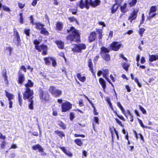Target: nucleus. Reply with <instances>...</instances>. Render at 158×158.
I'll use <instances>...</instances> for the list:
<instances>
[{"mask_svg": "<svg viewBox=\"0 0 158 158\" xmlns=\"http://www.w3.org/2000/svg\"><path fill=\"white\" fill-rule=\"evenodd\" d=\"M52 57H45L44 58V60L45 64L47 65H49L51 64V61Z\"/></svg>", "mask_w": 158, "mask_h": 158, "instance_id": "412c9836", "label": "nucleus"}, {"mask_svg": "<svg viewBox=\"0 0 158 158\" xmlns=\"http://www.w3.org/2000/svg\"><path fill=\"white\" fill-rule=\"evenodd\" d=\"M94 121L96 123L98 124H99V119L97 117H95L94 118Z\"/></svg>", "mask_w": 158, "mask_h": 158, "instance_id": "69168bd1", "label": "nucleus"}, {"mask_svg": "<svg viewBox=\"0 0 158 158\" xmlns=\"http://www.w3.org/2000/svg\"><path fill=\"white\" fill-rule=\"evenodd\" d=\"M34 43L35 45V47L36 49L39 51H42V54L43 55L47 54V47L46 45H38V44L40 43L39 41L37 40H35Z\"/></svg>", "mask_w": 158, "mask_h": 158, "instance_id": "7ed1b4c3", "label": "nucleus"}, {"mask_svg": "<svg viewBox=\"0 0 158 158\" xmlns=\"http://www.w3.org/2000/svg\"><path fill=\"white\" fill-rule=\"evenodd\" d=\"M115 120H116L117 123L120 126L122 127H123V125L122 124L121 122L118 119L115 118Z\"/></svg>", "mask_w": 158, "mask_h": 158, "instance_id": "a19ab883", "label": "nucleus"}, {"mask_svg": "<svg viewBox=\"0 0 158 158\" xmlns=\"http://www.w3.org/2000/svg\"><path fill=\"white\" fill-rule=\"evenodd\" d=\"M74 142L78 146H81L83 144V142L80 139H76L75 140Z\"/></svg>", "mask_w": 158, "mask_h": 158, "instance_id": "c756f323", "label": "nucleus"}, {"mask_svg": "<svg viewBox=\"0 0 158 158\" xmlns=\"http://www.w3.org/2000/svg\"><path fill=\"white\" fill-rule=\"evenodd\" d=\"M120 110L122 111V113L126 117H127V115L126 114V113L125 112V110H124V108L123 107V106H122L121 107H119Z\"/></svg>", "mask_w": 158, "mask_h": 158, "instance_id": "c03bdc74", "label": "nucleus"}, {"mask_svg": "<svg viewBox=\"0 0 158 158\" xmlns=\"http://www.w3.org/2000/svg\"><path fill=\"white\" fill-rule=\"evenodd\" d=\"M32 149L34 150H38L39 152H44L43 149L42 147L39 144L35 145L32 147Z\"/></svg>", "mask_w": 158, "mask_h": 158, "instance_id": "4468645a", "label": "nucleus"}, {"mask_svg": "<svg viewBox=\"0 0 158 158\" xmlns=\"http://www.w3.org/2000/svg\"><path fill=\"white\" fill-rule=\"evenodd\" d=\"M41 34H43L44 35H48L49 33L48 31H47L46 29L44 27H43L41 29Z\"/></svg>", "mask_w": 158, "mask_h": 158, "instance_id": "2f4dec72", "label": "nucleus"}, {"mask_svg": "<svg viewBox=\"0 0 158 158\" xmlns=\"http://www.w3.org/2000/svg\"><path fill=\"white\" fill-rule=\"evenodd\" d=\"M100 2V0H95L93 1L92 0H85V1L83 0H81L80 2L77 4V6H79L81 9H82L85 7L87 9H88L89 5L94 7L99 5Z\"/></svg>", "mask_w": 158, "mask_h": 158, "instance_id": "f257e3e1", "label": "nucleus"}, {"mask_svg": "<svg viewBox=\"0 0 158 158\" xmlns=\"http://www.w3.org/2000/svg\"><path fill=\"white\" fill-rule=\"evenodd\" d=\"M138 12L137 10H134L130 14L128 19L130 20L131 23L133 20L135 19L137 16Z\"/></svg>", "mask_w": 158, "mask_h": 158, "instance_id": "9b49d317", "label": "nucleus"}, {"mask_svg": "<svg viewBox=\"0 0 158 158\" xmlns=\"http://www.w3.org/2000/svg\"><path fill=\"white\" fill-rule=\"evenodd\" d=\"M156 60V55H149V60L152 62Z\"/></svg>", "mask_w": 158, "mask_h": 158, "instance_id": "c85d7f7f", "label": "nucleus"}, {"mask_svg": "<svg viewBox=\"0 0 158 158\" xmlns=\"http://www.w3.org/2000/svg\"><path fill=\"white\" fill-rule=\"evenodd\" d=\"M72 105L69 102L63 103L61 105L62 112H65L69 110L72 108Z\"/></svg>", "mask_w": 158, "mask_h": 158, "instance_id": "6e6552de", "label": "nucleus"}, {"mask_svg": "<svg viewBox=\"0 0 158 158\" xmlns=\"http://www.w3.org/2000/svg\"><path fill=\"white\" fill-rule=\"evenodd\" d=\"M86 45L84 44H81L78 45L75 44L74 47L72 48V50L74 52H81L82 49L86 48Z\"/></svg>", "mask_w": 158, "mask_h": 158, "instance_id": "0eeeda50", "label": "nucleus"}, {"mask_svg": "<svg viewBox=\"0 0 158 158\" xmlns=\"http://www.w3.org/2000/svg\"><path fill=\"white\" fill-rule=\"evenodd\" d=\"M57 114V111L55 110L54 109H53V113L52 115L53 116H56Z\"/></svg>", "mask_w": 158, "mask_h": 158, "instance_id": "052dcab7", "label": "nucleus"}, {"mask_svg": "<svg viewBox=\"0 0 158 158\" xmlns=\"http://www.w3.org/2000/svg\"><path fill=\"white\" fill-rule=\"evenodd\" d=\"M19 6L20 8L22 9L23 8L24 6V4H23L21 3H19Z\"/></svg>", "mask_w": 158, "mask_h": 158, "instance_id": "0e129e2a", "label": "nucleus"}, {"mask_svg": "<svg viewBox=\"0 0 158 158\" xmlns=\"http://www.w3.org/2000/svg\"><path fill=\"white\" fill-rule=\"evenodd\" d=\"M49 91L52 95L55 97H59L62 93V92L61 90L56 89L53 86H51L50 87Z\"/></svg>", "mask_w": 158, "mask_h": 158, "instance_id": "423d86ee", "label": "nucleus"}, {"mask_svg": "<svg viewBox=\"0 0 158 158\" xmlns=\"http://www.w3.org/2000/svg\"><path fill=\"white\" fill-rule=\"evenodd\" d=\"M118 7V5L117 4H115L113 5V7L111 9V12L112 13H114L117 10Z\"/></svg>", "mask_w": 158, "mask_h": 158, "instance_id": "5701e85b", "label": "nucleus"}, {"mask_svg": "<svg viewBox=\"0 0 158 158\" xmlns=\"http://www.w3.org/2000/svg\"><path fill=\"white\" fill-rule=\"evenodd\" d=\"M9 107L10 108H12V107L13 102L11 100H9Z\"/></svg>", "mask_w": 158, "mask_h": 158, "instance_id": "4d7b16f0", "label": "nucleus"}, {"mask_svg": "<svg viewBox=\"0 0 158 158\" xmlns=\"http://www.w3.org/2000/svg\"><path fill=\"white\" fill-rule=\"evenodd\" d=\"M19 70L18 73V82L20 84H22L25 81L24 75Z\"/></svg>", "mask_w": 158, "mask_h": 158, "instance_id": "f8f14e48", "label": "nucleus"}, {"mask_svg": "<svg viewBox=\"0 0 158 158\" xmlns=\"http://www.w3.org/2000/svg\"><path fill=\"white\" fill-rule=\"evenodd\" d=\"M153 13L152 12H150L149 11V16L148 18L151 19L153 17H155L156 15V13Z\"/></svg>", "mask_w": 158, "mask_h": 158, "instance_id": "4c0bfd02", "label": "nucleus"}, {"mask_svg": "<svg viewBox=\"0 0 158 158\" xmlns=\"http://www.w3.org/2000/svg\"><path fill=\"white\" fill-rule=\"evenodd\" d=\"M20 69L23 70L25 72H26V68L24 66H23V65L20 68Z\"/></svg>", "mask_w": 158, "mask_h": 158, "instance_id": "e2e57ef3", "label": "nucleus"}, {"mask_svg": "<svg viewBox=\"0 0 158 158\" xmlns=\"http://www.w3.org/2000/svg\"><path fill=\"white\" fill-rule=\"evenodd\" d=\"M122 44L117 42H114L110 45L111 49L114 51H117L120 48Z\"/></svg>", "mask_w": 158, "mask_h": 158, "instance_id": "1a4fd4ad", "label": "nucleus"}, {"mask_svg": "<svg viewBox=\"0 0 158 158\" xmlns=\"http://www.w3.org/2000/svg\"><path fill=\"white\" fill-rule=\"evenodd\" d=\"M55 133L58 135L60 137L65 136V135L63 132L60 131H55Z\"/></svg>", "mask_w": 158, "mask_h": 158, "instance_id": "a878e982", "label": "nucleus"}, {"mask_svg": "<svg viewBox=\"0 0 158 158\" xmlns=\"http://www.w3.org/2000/svg\"><path fill=\"white\" fill-rule=\"evenodd\" d=\"M51 61L52 62V66L54 67L56 66V63L55 60L53 58H52Z\"/></svg>", "mask_w": 158, "mask_h": 158, "instance_id": "49530a36", "label": "nucleus"}, {"mask_svg": "<svg viewBox=\"0 0 158 158\" xmlns=\"http://www.w3.org/2000/svg\"><path fill=\"white\" fill-rule=\"evenodd\" d=\"M25 91L23 94V98L24 100L26 99H32L34 94L33 90L30 88H25Z\"/></svg>", "mask_w": 158, "mask_h": 158, "instance_id": "39448f33", "label": "nucleus"}, {"mask_svg": "<svg viewBox=\"0 0 158 158\" xmlns=\"http://www.w3.org/2000/svg\"><path fill=\"white\" fill-rule=\"evenodd\" d=\"M56 43L58 47L60 49H63L64 47V43L60 40L56 41Z\"/></svg>", "mask_w": 158, "mask_h": 158, "instance_id": "a211bd4d", "label": "nucleus"}, {"mask_svg": "<svg viewBox=\"0 0 158 158\" xmlns=\"http://www.w3.org/2000/svg\"><path fill=\"white\" fill-rule=\"evenodd\" d=\"M6 138V136L5 135H3L0 132V139L4 140Z\"/></svg>", "mask_w": 158, "mask_h": 158, "instance_id": "13d9d810", "label": "nucleus"}, {"mask_svg": "<svg viewBox=\"0 0 158 158\" xmlns=\"http://www.w3.org/2000/svg\"><path fill=\"white\" fill-rule=\"evenodd\" d=\"M79 106L81 107L83 106V101L82 100H81L79 101Z\"/></svg>", "mask_w": 158, "mask_h": 158, "instance_id": "680f3d73", "label": "nucleus"}, {"mask_svg": "<svg viewBox=\"0 0 158 158\" xmlns=\"http://www.w3.org/2000/svg\"><path fill=\"white\" fill-rule=\"evenodd\" d=\"M102 74H103V71L102 70H99L98 71V73H97V75L98 77H100L101 75Z\"/></svg>", "mask_w": 158, "mask_h": 158, "instance_id": "bf43d9fd", "label": "nucleus"}, {"mask_svg": "<svg viewBox=\"0 0 158 158\" xmlns=\"http://www.w3.org/2000/svg\"><path fill=\"white\" fill-rule=\"evenodd\" d=\"M139 108L140 109V110H141V111L143 112V114H146V111L140 105L139 106Z\"/></svg>", "mask_w": 158, "mask_h": 158, "instance_id": "79ce46f5", "label": "nucleus"}, {"mask_svg": "<svg viewBox=\"0 0 158 158\" xmlns=\"http://www.w3.org/2000/svg\"><path fill=\"white\" fill-rule=\"evenodd\" d=\"M60 148L64 153L67 151L65 148L64 147H60Z\"/></svg>", "mask_w": 158, "mask_h": 158, "instance_id": "774afa93", "label": "nucleus"}, {"mask_svg": "<svg viewBox=\"0 0 158 158\" xmlns=\"http://www.w3.org/2000/svg\"><path fill=\"white\" fill-rule=\"evenodd\" d=\"M99 81L100 83L102 85V87L103 88V90H105V89L106 87V82L104 80V79L102 78H99Z\"/></svg>", "mask_w": 158, "mask_h": 158, "instance_id": "dca6fc26", "label": "nucleus"}, {"mask_svg": "<svg viewBox=\"0 0 158 158\" xmlns=\"http://www.w3.org/2000/svg\"><path fill=\"white\" fill-rule=\"evenodd\" d=\"M156 10L157 8L156 6H152L150 8L149 12L154 13L156 11Z\"/></svg>", "mask_w": 158, "mask_h": 158, "instance_id": "c9c22d12", "label": "nucleus"}, {"mask_svg": "<svg viewBox=\"0 0 158 158\" xmlns=\"http://www.w3.org/2000/svg\"><path fill=\"white\" fill-rule=\"evenodd\" d=\"M127 4L126 3H125L123 6H121V10L122 12L125 13L127 12V10H126L127 8Z\"/></svg>", "mask_w": 158, "mask_h": 158, "instance_id": "393cba45", "label": "nucleus"}, {"mask_svg": "<svg viewBox=\"0 0 158 158\" xmlns=\"http://www.w3.org/2000/svg\"><path fill=\"white\" fill-rule=\"evenodd\" d=\"M37 3V1L36 0H34L32 3V5L33 6H35Z\"/></svg>", "mask_w": 158, "mask_h": 158, "instance_id": "338daca9", "label": "nucleus"}, {"mask_svg": "<svg viewBox=\"0 0 158 158\" xmlns=\"http://www.w3.org/2000/svg\"><path fill=\"white\" fill-rule=\"evenodd\" d=\"M65 153L68 156L71 157L72 156V153L70 152L66 151Z\"/></svg>", "mask_w": 158, "mask_h": 158, "instance_id": "864d4df0", "label": "nucleus"}, {"mask_svg": "<svg viewBox=\"0 0 158 158\" xmlns=\"http://www.w3.org/2000/svg\"><path fill=\"white\" fill-rule=\"evenodd\" d=\"M34 85L33 82L31 80H28L27 83L25 85V88H29V87H32Z\"/></svg>", "mask_w": 158, "mask_h": 158, "instance_id": "f3484780", "label": "nucleus"}, {"mask_svg": "<svg viewBox=\"0 0 158 158\" xmlns=\"http://www.w3.org/2000/svg\"><path fill=\"white\" fill-rule=\"evenodd\" d=\"M40 98L41 99L48 101V94L47 93L44 92L42 90L40 91Z\"/></svg>", "mask_w": 158, "mask_h": 158, "instance_id": "9d476101", "label": "nucleus"}, {"mask_svg": "<svg viewBox=\"0 0 158 158\" xmlns=\"http://www.w3.org/2000/svg\"><path fill=\"white\" fill-rule=\"evenodd\" d=\"M36 28L39 29H41L44 26V25L41 24L40 23H35Z\"/></svg>", "mask_w": 158, "mask_h": 158, "instance_id": "7c9ffc66", "label": "nucleus"}, {"mask_svg": "<svg viewBox=\"0 0 158 158\" xmlns=\"http://www.w3.org/2000/svg\"><path fill=\"white\" fill-rule=\"evenodd\" d=\"M18 98H19V105L20 106H21L22 105V99H21L20 96V93H19V95H18Z\"/></svg>", "mask_w": 158, "mask_h": 158, "instance_id": "3c124183", "label": "nucleus"}, {"mask_svg": "<svg viewBox=\"0 0 158 158\" xmlns=\"http://www.w3.org/2000/svg\"><path fill=\"white\" fill-rule=\"evenodd\" d=\"M122 66L123 68L126 71H127L128 70V69L130 66V64H128L126 63H122Z\"/></svg>", "mask_w": 158, "mask_h": 158, "instance_id": "b1692460", "label": "nucleus"}, {"mask_svg": "<svg viewBox=\"0 0 158 158\" xmlns=\"http://www.w3.org/2000/svg\"><path fill=\"white\" fill-rule=\"evenodd\" d=\"M30 30L29 29H25L24 30V33L28 36L30 35L29 31Z\"/></svg>", "mask_w": 158, "mask_h": 158, "instance_id": "37998d69", "label": "nucleus"}, {"mask_svg": "<svg viewBox=\"0 0 158 158\" xmlns=\"http://www.w3.org/2000/svg\"><path fill=\"white\" fill-rule=\"evenodd\" d=\"M98 23L99 24L101 25H102L103 27H106V25L104 23V22H101V21H99L98 22Z\"/></svg>", "mask_w": 158, "mask_h": 158, "instance_id": "6e6d98bb", "label": "nucleus"}, {"mask_svg": "<svg viewBox=\"0 0 158 158\" xmlns=\"http://www.w3.org/2000/svg\"><path fill=\"white\" fill-rule=\"evenodd\" d=\"M68 32H71L72 34L67 37V39L69 40L73 41H77L80 40V35L77 30H76L73 27L70 28L69 29L67 30Z\"/></svg>", "mask_w": 158, "mask_h": 158, "instance_id": "f03ea898", "label": "nucleus"}, {"mask_svg": "<svg viewBox=\"0 0 158 158\" xmlns=\"http://www.w3.org/2000/svg\"><path fill=\"white\" fill-rule=\"evenodd\" d=\"M4 72L2 73V75L4 77L5 80H7V77L6 76V71L5 70V71H4Z\"/></svg>", "mask_w": 158, "mask_h": 158, "instance_id": "8fccbe9b", "label": "nucleus"}, {"mask_svg": "<svg viewBox=\"0 0 158 158\" xmlns=\"http://www.w3.org/2000/svg\"><path fill=\"white\" fill-rule=\"evenodd\" d=\"M138 120L139 123L140 124L141 127H142L143 128H148V126H145L143 125V122L139 118H138Z\"/></svg>", "mask_w": 158, "mask_h": 158, "instance_id": "58836bf2", "label": "nucleus"}, {"mask_svg": "<svg viewBox=\"0 0 158 158\" xmlns=\"http://www.w3.org/2000/svg\"><path fill=\"white\" fill-rule=\"evenodd\" d=\"M14 35L17 39L18 42H19L20 41V37L18 32L16 30V31H14Z\"/></svg>", "mask_w": 158, "mask_h": 158, "instance_id": "bb28decb", "label": "nucleus"}, {"mask_svg": "<svg viewBox=\"0 0 158 158\" xmlns=\"http://www.w3.org/2000/svg\"><path fill=\"white\" fill-rule=\"evenodd\" d=\"M88 66L91 72L93 73V64L90 59H89L88 60Z\"/></svg>", "mask_w": 158, "mask_h": 158, "instance_id": "cd10ccee", "label": "nucleus"}, {"mask_svg": "<svg viewBox=\"0 0 158 158\" xmlns=\"http://www.w3.org/2000/svg\"><path fill=\"white\" fill-rule=\"evenodd\" d=\"M20 22L21 24H22L23 23V14L20 13Z\"/></svg>", "mask_w": 158, "mask_h": 158, "instance_id": "de8ad7c7", "label": "nucleus"}, {"mask_svg": "<svg viewBox=\"0 0 158 158\" xmlns=\"http://www.w3.org/2000/svg\"><path fill=\"white\" fill-rule=\"evenodd\" d=\"M29 102H30L29 104V108L31 110H33V101L32 99H29Z\"/></svg>", "mask_w": 158, "mask_h": 158, "instance_id": "473e14b6", "label": "nucleus"}, {"mask_svg": "<svg viewBox=\"0 0 158 158\" xmlns=\"http://www.w3.org/2000/svg\"><path fill=\"white\" fill-rule=\"evenodd\" d=\"M145 31V29L143 28H141L139 29V33L141 37H142L143 36V34Z\"/></svg>", "mask_w": 158, "mask_h": 158, "instance_id": "ea45409f", "label": "nucleus"}, {"mask_svg": "<svg viewBox=\"0 0 158 158\" xmlns=\"http://www.w3.org/2000/svg\"><path fill=\"white\" fill-rule=\"evenodd\" d=\"M6 142L3 141H2L0 144V146L2 148H4L6 145Z\"/></svg>", "mask_w": 158, "mask_h": 158, "instance_id": "a18cd8bd", "label": "nucleus"}, {"mask_svg": "<svg viewBox=\"0 0 158 158\" xmlns=\"http://www.w3.org/2000/svg\"><path fill=\"white\" fill-rule=\"evenodd\" d=\"M103 77L108 82H110V80L107 77V76L109 74V71L108 69H103Z\"/></svg>", "mask_w": 158, "mask_h": 158, "instance_id": "ddd939ff", "label": "nucleus"}, {"mask_svg": "<svg viewBox=\"0 0 158 158\" xmlns=\"http://www.w3.org/2000/svg\"><path fill=\"white\" fill-rule=\"evenodd\" d=\"M140 62L142 64H143L145 62V59L144 57H142L140 60Z\"/></svg>", "mask_w": 158, "mask_h": 158, "instance_id": "5fc2aeb1", "label": "nucleus"}, {"mask_svg": "<svg viewBox=\"0 0 158 158\" xmlns=\"http://www.w3.org/2000/svg\"><path fill=\"white\" fill-rule=\"evenodd\" d=\"M96 33L95 32H93L91 33L89 37V40L90 42L94 41L96 38Z\"/></svg>", "mask_w": 158, "mask_h": 158, "instance_id": "2eb2a0df", "label": "nucleus"}, {"mask_svg": "<svg viewBox=\"0 0 158 158\" xmlns=\"http://www.w3.org/2000/svg\"><path fill=\"white\" fill-rule=\"evenodd\" d=\"M77 77L78 79L81 82H84L85 80L86 77H85L83 76L82 77L81 76V74L80 73H78L77 74Z\"/></svg>", "mask_w": 158, "mask_h": 158, "instance_id": "aec40b11", "label": "nucleus"}, {"mask_svg": "<svg viewBox=\"0 0 158 158\" xmlns=\"http://www.w3.org/2000/svg\"><path fill=\"white\" fill-rule=\"evenodd\" d=\"M74 136L75 137H81L82 138H84L85 137V135H79L77 134H75L74 135Z\"/></svg>", "mask_w": 158, "mask_h": 158, "instance_id": "603ef678", "label": "nucleus"}, {"mask_svg": "<svg viewBox=\"0 0 158 158\" xmlns=\"http://www.w3.org/2000/svg\"><path fill=\"white\" fill-rule=\"evenodd\" d=\"M137 2V0H132L131 2H129V5L131 7L134 6Z\"/></svg>", "mask_w": 158, "mask_h": 158, "instance_id": "e433bc0d", "label": "nucleus"}, {"mask_svg": "<svg viewBox=\"0 0 158 158\" xmlns=\"http://www.w3.org/2000/svg\"><path fill=\"white\" fill-rule=\"evenodd\" d=\"M2 7H3V10H6L7 11H10V9L8 7H7L6 6H2Z\"/></svg>", "mask_w": 158, "mask_h": 158, "instance_id": "09e8293b", "label": "nucleus"}, {"mask_svg": "<svg viewBox=\"0 0 158 158\" xmlns=\"http://www.w3.org/2000/svg\"><path fill=\"white\" fill-rule=\"evenodd\" d=\"M97 32L99 34V39H101L102 38V29H97Z\"/></svg>", "mask_w": 158, "mask_h": 158, "instance_id": "72a5a7b5", "label": "nucleus"}, {"mask_svg": "<svg viewBox=\"0 0 158 158\" xmlns=\"http://www.w3.org/2000/svg\"><path fill=\"white\" fill-rule=\"evenodd\" d=\"M5 93L6 96L8 98L9 101L14 99V96L13 94L8 92L6 91H5Z\"/></svg>", "mask_w": 158, "mask_h": 158, "instance_id": "6ab92c4d", "label": "nucleus"}, {"mask_svg": "<svg viewBox=\"0 0 158 158\" xmlns=\"http://www.w3.org/2000/svg\"><path fill=\"white\" fill-rule=\"evenodd\" d=\"M69 19L71 22H75L76 23L78 24V22L77 20L74 17H70L69 18Z\"/></svg>", "mask_w": 158, "mask_h": 158, "instance_id": "f704fd0d", "label": "nucleus"}, {"mask_svg": "<svg viewBox=\"0 0 158 158\" xmlns=\"http://www.w3.org/2000/svg\"><path fill=\"white\" fill-rule=\"evenodd\" d=\"M109 51V50L106 47H102L101 48L100 52L101 56L106 61H109L110 60V56L108 53Z\"/></svg>", "mask_w": 158, "mask_h": 158, "instance_id": "20e7f679", "label": "nucleus"}, {"mask_svg": "<svg viewBox=\"0 0 158 158\" xmlns=\"http://www.w3.org/2000/svg\"><path fill=\"white\" fill-rule=\"evenodd\" d=\"M56 28L59 31H61L63 28V24L60 22H57L56 24Z\"/></svg>", "mask_w": 158, "mask_h": 158, "instance_id": "4be33fe9", "label": "nucleus"}]
</instances>
